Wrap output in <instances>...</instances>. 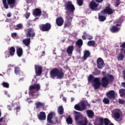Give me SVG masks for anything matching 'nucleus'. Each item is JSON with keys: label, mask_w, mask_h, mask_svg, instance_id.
Instances as JSON below:
<instances>
[{"label": "nucleus", "mask_w": 125, "mask_h": 125, "mask_svg": "<svg viewBox=\"0 0 125 125\" xmlns=\"http://www.w3.org/2000/svg\"><path fill=\"white\" fill-rule=\"evenodd\" d=\"M3 120V118L2 117H1L0 119V123L2 122V121Z\"/></svg>", "instance_id": "64"}, {"label": "nucleus", "mask_w": 125, "mask_h": 125, "mask_svg": "<svg viewBox=\"0 0 125 125\" xmlns=\"http://www.w3.org/2000/svg\"><path fill=\"white\" fill-rule=\"evenodd\" d=\"M109 80L110 82H114V80H115V78H114V76L112 75H110L109 76Z\"/></svg>", "instance_id": "46"}, {"label": "nucleus", "mask_w": 125, "mask_h": 125, "mask_svg": "<svg viewBox=\"0 0 125 125\" xmlns=\"http://www.w3.org/2000/svg\"><path fill=\"white\" fill-rule=\"evenodd\" d=\"M65 10H67L65 12L66 15H74V11H75V6L71 1H68L65 3Z\"/></svg>", "instance_id": "2"}, {"label": "nucleus", "mask_w": 125, "mask_h": 125, "mask_svg": "<svg viewBox=\"0 0 125 125\" xmlns=\"http://www.w3.org/2000/svg\"><path fill=\"white\" fill-rule=\"evenodd\" d=\"M9 53L11 56H14V54H15V47L14 46H11L10 48Z\"/></svg>", "instance_id": "27"}, {"label": "nucleus", "mask_w": 125, "mask_h": 125, "mask_svg": "<svg viewBox=\"0 0 125 125\" xmlns=\"http://www.w3.org/2000/svg\"><path fill=\"white\" fill-rule=\"evenodd\" d=\"M22 43L25 45V46H30V43H31V38H27L22 40Z\"/></svg>", "instance_id": "21"}, {"label": "nucleus", "mask_w": 125, "mask_h": 125, "mask_svg": "<svg viewBox=\"0 0 125 125\" xmlns=\"http://www.w3.org/2000/svg\"><path fill=\"white\" fill-rule=\"evenodd\" d=\"M74 109H75V110H77V111H82V109L81 108V105L80 104H76L74 106Z\"/></svg>", "instance_id": "40"}, {"label": "nucleus", "mask_w": 125, "mask_h": 125, "mask_svg": "<svg viewBox=\"0 0 125 125\" xmlns=\"http://www.w3.org/2000/svg\"><path fill=\"white\" fill-rule=\"evenodd\" d=\"M54 116V112H52L49 113L47 116V121L49 124H51L52 125H55V123L53 122L52 119Z\"/></svg>", "instance_id": "15"}, {"label": "nucleus", "mask_w": 125, "mask_h": 125, "mask_svg": "<svg viewBox=\"0 0 125 125\" xmlns=\"http://www.w3.org/2000/svg\"><path fill=\"white\" fill-rule=\"evenodd\" d=\"M35 70L37 76H42V66L35 65Z\"/></svg>", "instance_id": "13"}, {"label": "nucleus", "mask_w": 125, "mask_h": 125, "mask_svg": "<svg viewBox=\"0 0 125 125\" xmlns=\"http://www.w3.org/2000/svg\"><path fill=\"white\" fill-rule=\"evenodd\" d=\"M7 17H11V14L10 13H9L7 14Z\"/></svg>", "instance_id": "58"}, {"label": "nucleus", "mask_w": 125, "mask_h": 125, "mask_svg": "<svg viewBox=\"0 0 125 125\" xmlns=\"http://www.w3.org/2000/svg\"><path fill=\"white\" fill-rule=\"evenodd\" d=\"M62 100L63 101H64V102H65L66 103V99H65V98H62Z\"/></svg>", "instance_id": "59"}, {"label": "nucleus", "mask_w": 125, "mask_h": 125, "mask_svg": "<svg viewBox=\"0 0 125 125\" xmlns=\"http://www.w3.org/2000/svg\"><path fill=\"white\" fill-rule=\"evenodd\" d=\"M33 15L35 17H40L42 15V10L39 8H36L33 11Z\"/></svg>", "instance_id": "17"}, {"label": "nucleus", "mask_w": 125, "mask_h": 125, "mask_svg": "<svg viewBox=\"0 0 125 125\" xmlns=\"http://www.w3.org/2000/svg\"><path fill=\"white\" fill-rule=\"evenodd\" d=\"M83 36H87V34L86 33V32H84L83 33Z\"/></svg>", "instance_id": "60"}, {"label": "nucleus", "mask_w": 125, "mask_h": 125, "mask_svg": "<svg viewBox=\"0 0 125 125\" xmlns=\"http://www.w3.org/2000/svg\"><path fill=\"white\" fill-rule=\"evenodd\" d=\"M114 10L111 8V5L108 4L105 7L104 10L101 11V14L103 15L104 14H108V15H112L114 13Z\"/></svg>", "instance_id": "6"}, {"label": "nucleus", "mask_w": 125, "mask_h": 125, "mask_svg": "<svg viewBox=\"0 0 125 125\" xmlns=\"http://www.w3.org/2000/svg\"><path fill=\"white\" fill-rule=\"evenodd\" d=\"M74 100H75V98H71V102H73V101H74Z\"/></svg>", "instance_id": "61"}, {"label": "nucleus", "mask_w": 125, "mask_h": 125, "mask_svg": "<svg viewBox=\"0 0 125 125\" xmlns=\"http://www.w3.org/2000/svg\"><path fill=\"white\" fill-rule=\"evenodd\" d=\"M22 28H23V25H22V24L20 23V24H17L16 26L15 29L16 30H20V29H22Z\"/></svg>", "instance_id": "42"}, {"label": "nucleus", "mask_w": 125, "mask_h": 125, "mask_svg": "<svg viewBox=\"0 0 125 125\" xmlns=\"http://www.w3.org/2000/svg\"><path fill=\"white\" fill-rule=\"evenodd\" d=\"M123 75L124 80H125V69H124L123 71Z\"/></svg>", "instance_id": "52"}, {"label": "nucleus", "mask_w": 125, "mask_h": 125, "mask_svg": "<svg viewBox=\"0 0 125 125\" xmlns=\"http://www.w3.org/2000/svg\"><path fill=\"white\" fill-rule=\"evenodd\" d=\"M39 120H40V121H44L45 119H46V116L45 115V112L41 111L39 115L37 116Z\"/></svg>", "instance_id": "20"}, {"label": "nucleus", "mask_w": 125, "mask_h": 125, "mask_svg": "<svg viewBox=\"0 0 125 125\" xmlns=\"http://www.w3.org/2000/svg\"><path fill=\"white\" fill-rule=\"evenodd\" d=\"M120 4H121V0H117L115 3V7H119Z\"/></svg>", "instance_id": "44"}, {"label": "nucleus", "mask_w": 125, "mask_h": 125, "mask_svg": "<svg viewBox=\"0 0 125 125\" xmlns=\"http://www.w3.org/2000/svg\"><path fill=\"white\" fill-rule=\"evenodd\" d=\"M119 104H125V101H124L121 99H119Z\"/></svg>", "instance_id": "50"}, {"label": "nucleus", "mask_w": 125, "mask_h": 125, "mask_svg": "<svg viewBox=\"0 0 125 125\" xmlns=\"http://www.w3.org/2000/svg\"><path fill=\"white\" fill-rule=\"evenodd\" d=\"M83 44V42L82 39H79L76 42V45L78 46V48H82Z\"/></svg>", "instance_id": "26"}, {"label": "nucleus", "mask_w": 125, "mask_h": 125, "mask_svg": "<svg viewBox=\"0 0 125 125\" xmlns=\"http://www.w3.org/2000/svg\"><path fill=\"white\" fill-rule=\"evenodd\" d=\"M92 39H93V37L92 36H89L88 39L89 40H92Z\"/></svg>", "instance_id": "57"}, {"label": "nucleus", "mask_w": 125, "mask_h": 125, "mask_svg": "<svg viewBox=\"0 0 125 125\" xmlns=\"http://www.w3.org/2000/svg\"><path fill=\"white\" fill-rule=\"evenodd\" d=\"M73 51H74V45L69 46L66 49L67 53L68 54H72Z\"/></svg>", "instance_id": "25"}, {"label": "nucleus", "mask_w": 125, "mask_h": 125, "mask_svg": "<svg viewBox=\"0 0 125 125\" xmlns=\"http://www.w3.org/2000/svg\"><path fill=\"white\" fill-rule=\"evenodd\" d=\"M35 105H36L37 109H40V108H42V107H43V106H44V104L38 102L35 103Z\"/></svg>", "instance_id": "31"}, {"label": "nucleus", "mask_w": 125, "mask_h": 125, "mask_svg": "<svg viewBox=\"0 0 125 125\" xmlns=\"http://www.w3.org/2000/svg\"><path fill=\"white\" fill-rule=\"evenodd\" d=\"M26 38H34L36 36V33L34 31V29L32 28H27L25 30Z\"/></svg>", "instance_id": "9"}, {"label": "nucleus", "mask_w": 125, "mask_h": 125, "mask_svg": "<svg viewBox=\"0 0 125 125\" xmlns=\"http://www.w3.org/2000/svg\"><path fill=\"white\" fill-rule=\"evenodd\" d=\"M73 20V16L66 15L65 21L64 23V28H69L72 25V21Z\"/></svg>", "instance_id": "8"}, {"label": "nucleus", "mask_w": 125, "mask_h": 125, "mask_svg": "<svg viewBox=\"0 0 125 125\" xmlns=\"http://www.w3.org/2000/svg\"><path fill=\"white\" fill-rule=\"evenodd\" d=\"M21 109V108L20 106H18L14 110H16V113H18V112H20Z\"/></svg>", "instance_id": "47"}, {"label": "nucleus", "mask_w": 125, "mask_h": 125, "mask_svg": "<svg viewBox=\"0 0 125 125\" xmlns=\"http://www.w3.org/2000/svg\"><path fill=\"white\" fill-rule=\"evenodd\" d=\"M106 96L109 99H112L114 100L116 98V96L115 95V91L110 90L106 93Z\"/></svg>", "instance_id": "16"}, {"label": "nucleus", "mask_w": 125, "mask_h": 125, "mask_svg": "<svg viewBox=\"0 0 125 125\" xmlns=\"http://www.w3.org/2000/svg\"><path fill=\"white\" fill-rule=\"evenodd\" d=\"M122 115H123V112L121 110L118 108L114 109V112L113 113V118L114 120H117V122L122 121L123 120Z\"/></svg>", "instance_id": "4"}, {"label": "nucleus", "mask_w": 125, "mask_h": 125, "mask_svg": "<svg viewBox=\"0 0 125 125\" xmlns=\"http://www.w3.org/2000/svg\"><path fill=\"white\" fill-rule=\"evenodd\" d=\"M82 40L83 41H85V40H86V37L84 35L82 36Z\"/></svg>", "instance_id": "54"}, {"label": "nucleus", "mask_w": 125, "mask_h": 125, "mask_svg": "<svg viewBox=\"0 0 125 125\" xmlns=\"http://www.w3.org/2000/svg\"><path fill=\"white\" fill-rule=\"evenodd\" d=\"M106 20V17L102 15H99V21L100 22H104Z\"/></svg>", "instance_id": "36"}, {"label": "nucleus", "mask_w": 125, "mask_h": 125, "mask_svg": "<svg viewBox=\"0 0 125 125\" xmlns=\"http://www.w3.org/2000/svg\"><path fill=\"white\" fill-rule=\"evenodd\" d=\"M29 94L30 96H32V97H34L35 96V90L37 89V90H40L41 89V85L40 84H35L34 85H30L29 88Z\"/></svg>", "instance_id": "5"}, {"label": "nucleus", "mask_w": 125, "mask_h": 125, "mask_svg": "<svg viewBox=\"0 0 125 125\" xmlns=\"http://www.w3.org/2000/svg\"><path fill=\"white\" fill-rule=\"evenodd\" d=\"M109 80L107 79V77H104L101 80L102 86L103 87H106L108 84H109Z\"/></svg>", "instance_id": "18"}, {"label": "nucleus", "mask_w": 125, "mask_h": 125, "mask_svg": "<svg viewBox=\"0 0 125 125\" xmlns=\"http://www.w3.org/2000/svg\"><path fill=\"white\" fill-rule=\"evenodd\" d=\"M88 122L87 121V119L86 118L84 119V121H79L78 122L79 125H87Z\"/></svg>", "instance_id": "29"}, {"label": "nucleus", "mask_w": 125, "mask_h": 125, "mask_svg": "<svg viewBox=\"0 0 125 125\" xmlns=\"http://www.w3.org/2000/svg\"><path fill=\"white\" fill-rule=\"evenodd\" d=\"M80 105L81 109V111L86 110V107H89V108L90 107V104H88V103H86L84 101L81 102L80 103Z\"/></svg>", "instance_id": "14"}, {"label": "nucleus", "mask_w": 125, "mask_h": 125, "mask_svg": "<svg viewBox=\"0 0 125 125\" xmlns=\"http://www.w3.org/2000/svg\"><path fill=\"white\" fill-rule=\"evenodd\" d=\"M40 19V18H36L35 19H34V21H37V20H39Z\"/></svg>", "instance_id": "63"}, {"label": "nucleus", "mask_w": 125, "mask_h": 125, "mask_svg": "<svg viewBox=\"0 0 125 125\" xmlns=\"http://www.w3.org/2000/svg\"><path fill=\"white\" fill-rule=\"evenodd\" d=\"M110 31L112 33H117V32H119V27L113 25L112 26V28H110Z\"/></svg>", "instance_id": "30"}, {"label": "nucleus", "mask_w": 125, "mask_h": 125, "mask_svg": "<svg viewBox=\"0 0 125 125\" xmlns=\"http://www.w3.org/2000/svg\"><path fill=\"white\" fill-rule=\"evenodd\" d=\"M11 36L12 38H15L17 37V33H13L11 34Z\"/></svg>", "instance_id": "51"}, {"label": "nucleus", "mask_w": 125, "mask_h": 125, "mask_svg": "<svg viewBox=\"0 0 125 125\" xmlns=\"http://www.w3.org/2000/svg\"><path fill=\"white\" fill-rule=\"evenodd\" d=\"M3 5L5 9L10 8H13L16 4V0H2Z\"/></svg>", "instance_id": "3"}, {"label": "nucleus", "mask_w": 125, "mask_h": 125, "mask_svg": "<svg viewBox=\"0 0 125 125\" xmlns=\"http://www.w3.org/2000/svg\"><path fill=\"white\" fill-rule=\"evenodd\" d=\"M2 85L3 87H5L6 88H8L9 87V83L7 82H2Z\"/></svg>", "instance_id": "39"}, {"label": "nucleus", "mask_w": 125, "mask_h": 125, "mask_svg": "<svg viewBox=\"0 0 125 125\" xmlns=\"http://www.w3.org/2000/svg\"><path fill=\"white\" fill-rule=\"evenodd\" d=\"M15 74L16 75H19V76H23V72L21 71L20 67H16L15 68Z\"/></svg>", "instance_id": "22"}, {"label": "nucleus", "mask_w": 125, "mask_h": 125, "mask_svg": "<svg viewBox=\"0 0 125 125\" xmlns=\"http://www.w3.org/2000/svg\"><path fill=\"white\" fill-rule=\"evenodd\" d=\"M90 56V52H89V51L88 50L85 51L83 54V60L84 61H85V60H86V59H87V58H88V57H89Z\"/></svg>", "instance_id": "23"}, {"label": "nucleus", "mask_w": 125, "mask_h": 125, "mask_svg": "<svg viewBox=\"0 0 125 125\" xmlns=\"http://www.w3.org/2000/svg\"><path fill=\"white\" fill-rule=\"evenodd\" d=\"M120 47L121 48V50H124L125 49V42H124L122 45H120Z\"/></svg>", "instance_id": "48"}, {"label": "nucleus", "mask_w": 125, "mask_h": 125, "mask_svg": "<svg viewBox=\"0 0 125 125\" xmlns=\"http://www.w3.org/2000/svg\"><path fill=\"white\" fill-rule=\"evenodd\" d=\"M102 75L103 76H104V77H106V72H102Z\"/></svg>", "instance_id": "56"}, {"label": "nucleus", "mask_w": 125, "mask_h": 125, "mask_svg": "<svg viewBox=\"0 0 125 125\" xmlns=\"http://www.w3.org/2000/svg\"><path fill=\"white\" fill-rule=\"evenodd\" d=\"M67 125H72L73 123V120L71 117H68L66 119Z\"/></svg>", "instance_id": "38"}, {"label": "nucleus", "mask_w": 125, "mask_h": 125, "mask_svg": "<svg viewBox=\"0 0 125 125\" xmlns=\"http://www.w3.org/2000/svg\"><path fill=\"white\" fill-rule=\"evenodd\" d=\"M12 107H14V108H15V107H16V104H13L11 105V106H10V105H8V106H7V108L8 109V110H9V111H12Z\"/></svg>", "instance_id": "45"}, {"label": "nucleus", "mask_w": 125, "mask_h": 125, "mask_svg": "<svg viewBox=\"0 0 125 125\" xmlns=\"http://www.w3.org/2000/svg\"><path fill=\"white\" fill-rule=\"evenodd\" d=\"M39 28L42 32H48L51 29V24L47 22L45 24H42L39 25Z\"/></svg>", "instance_id": "7"}, {"label": "nucleus", "mask_w": 125, "mask_h": 125, "mask_svg": "<svg viewBox=\"0 0 125 125\" xmlns=\"http://www.w3.org/2000/svg\"><path fill=\"white\" fill-rule=\"evenodd\" d=\"M30 13L26 12V13H25V18H26V19H29V17H30Z\"/></svg>", "instance_id": "49"}, {"label": "nucleus", "mask_w": 125, "mask_h": 125, "mask_svg": "<svg viewBox=\"0 0 125 125\" xmlns=\"http://www.w3.org/2000/svg\"><path fill=\"white\" fill-rule=\"evenodd\" d=\"M4 94H5V95H7L8 94V93L7 92V91H4Z\"/></svg>", "instance_id": "62"}, {"label": "nucleus", "mask_w": 125, "mask_h": 125, "mask_svg": "<svg viewBox=\"0 0 125 125\" xmlns=\"http://www.w3.org/2000/svg\"><path fill=\"white\" fill-rule=\"evenodd\" d=\"M97 68L98 69H103L104 66H105V63H104V61L101 58H99L97 60Z\"/></svg>", "instance_id": "11"}, {"label": "nucleus", "mask_w": 125, "mask_h": 125, "mask_svg": "<svg viewBox=\"0 0 125 125\" xmlns=\"http://www.w3.org/2000/svg\"><path fill=\"white\" fill-rule=\"evenodd\" d=\"M75 121L76 122H78V121H79V120L80 119V118H81V113L78 112V111H75Z\"/></svg>", "instance_id": "34"}, {"label": "nucleus", "mask_w": 125, "mask_h": 125, "mask_svg": "<svg viewBox=\"0 0 125 125\" xmlns=\"http://www.w3.org/2000/svg\"><path fill=\"white\" fill-rule=\"evenodd\" d=\"M56 23L59 27H60L64 24V20L62 17H58L56 20Z\"/></svg>", "instance_id": "19"}, {"label": "nucleus", "mask_w": 125, "mask_h": 125, "mask_svg": "<svg viewBox=\"0 0 125 125\" xmlns=\"http://www.w3.org/2000/svg\"><path fill=\"white\" fill-rule=\"evenodd\" d=\"M58 112L59 115H63L64 114V108H63V106L60 105L58 107Z\"/></svg>", "instance_id": "28"}, {"label": "nucleus", "mask_w": 125, "mask_h": 125, "mask_svg": "<svg viewBox=\"0 0 125 125\" xmlns=\"http://www.w3.org/2000/svg\"><path fill=\"white\" fill-rule=\"evenodd\" d=\"M95 80V78H94V76L92 75V74L89 75V76L88 77V83H94Z\"/></svg>", "instance_id": "32"}, {"label": "nucleus", "mask_w": 125, "mask_h": 125, "mask_svg": "<svg viewBox=\"0 0 125 125\" xmlns=\"http://www.w3.org/2000/svg\"><path fill=\"white\" fill-rule=\"evenodd\" d=\"M87 114L88 115V117L89 118H93L94 117V113L92 110H87Z\"/></svg>", "instance_id": "35"}, {"label": "nucleus", "mask_w": 125, "mask_h": 125, "mask_svg": "<svg viewBox=\"0 0 125 125\" xmlns=\"http://www.w3.org/2000/svg\"><path fill=\"white\" fill-rule=\"evenodd\" d=\"M117 58L118 61H122L125 58V55H124V54L120 53L118 54Z\"/></svg>", "instance_id": "33"}, {"label": "nucleus", "mask_w": 125, "mask_h": 125, "mask_svg": "<svg viewBox=\"0 0 125 125\" xmlns=\"http://www.w3.org/2000/svg\"><path fill=\"white\" fill-rule=\"evenodd\" d=\"M103 102L104 104H109L110 103V100L107 98H104L103 100Z\"/></svg>", "instance_id": "41"}, {"label": "nucleus", "mask_w": 125, "mask_h": 125, "mask_svg": "<svg viewBox=\"0 0 125 125\" xmlns=\"http://www.w3.org/2000/svg\"><path fill=\"white\" fill-rule=\"evenodd\" d=\"M99 4L96 2L94 1V0H92L89 3V7L93 11H97L99 9L97 8Z\"/></svg>", "instance_id": "10"}, {"label": "nucleus", "mask_w": 125, "mask_h": 125, "mask_svg": "<svg viewBox=\"0 0 125 125\" xmlns=\"http://www.w3.org/2000/svg\"><path fill=\"white\" fill-rule=\"evenodd\" d=\"M17 54L18 57H21L23 55V49L21 47L17 48Z\"/></svg>", "instance_id": "24"}, {"label": "nucleus", "mask_w": 125, "mask_h": 125, "mask_svg": "<svg viewBox=\"0 0 125 125\" xmlns=\"http://www.w3.org/2000/svg\"><path fill=\"white\" fill-rule=\"evenodd\" d=\"M64 71L62 68L55 67L50 72V76L51 79H55L56 77L59 80H61L64 77Z\"/></svg>", "instance_id": "1"}, {"label": "nucleus", "mask_w": 125, "mask_h": 125, "mask_svg": "<svg viewBox=\"0 0 125 125\" xmlns=\"http://www.w3.org/2000/svg\"><path fill=\"white\" fill-rule=\"evenodd\" d=\"M93 85L94 86V89H98L101 86V82L98 78H95V80L93 82Z\"/></svg>", "instance_id": "12"}, {"label": "nucleus", "mask_w": 125, "mask_h": 125, "mask_svg": "<svg viewBox=\"0 0 125 125\" xmlns=\"http://www.w3.org/2000/svg\"><path fill=\"white\" fill-rule=\"evenodd\" d=\"M98 3H101L104 0H95Z\"/></svg>", "instance_id": "53"}, {"label": "nucleus", "mask_w": 125, "mask_h": 125, "mask_svg": "<svg viewBox=\"0 0 125 125\" xmlns=\"http://www.w3.org/2000/svg\"><path fill=\"white\" fill-rule=\"evenodd\" d=\"M88 46H95V41H89L87 42Z\"/></svg>", "instance_id": "37"}, {"label": "nucleus", "mask_w": 125, "mask_h": 125, "mask_svg": "<svg viewBox=\"0 0 125 125\" xmlns=\"http://www.w3.org/2000/svg\"><path fill=\"white\" fill-rule=\"evenodd\" d=\"M121 85H122V86H123V87L125 88V82H122L121 83Z\"/></svg>", "instance_id": "55"}, {"label": "nucleus", "mask_w": 125, "mask_h": 125, "mask_svg": "<svg viewBox=\"0 0 125 125\" xmlns=\"http://www.w3.org/2000/svg\"><path fill=\"white\" fill-rule=\"evenodd\" d=\"M77 4L79 5V6H82L83 4V0H77Z\"/></svg>", "instance_id": "43"}]
</instances>
